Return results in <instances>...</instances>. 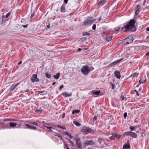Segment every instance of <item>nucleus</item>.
Segmentation results:
<instances>
[{
	"label": "nucleus",
	"instance_id": "obj_28",
	"mask_svg": "<svg viewBox=\"0 0 149 149\" xmlns=\"http://www.w3.org/2000/svg\"><path fill=\"white\" fill-rule=\"evenodd\" d=\"M45 74V77L47 78H50L52 77L51 75L50 74V73L46 72Z\"/></svg>",
	"mask_w": 149,
	"mask_h": 149
},
{
	"label": "nucleus",
	"instance_id": "obj_50",
	"mask_svg": "<svg viewBox=\"0 0 149 149\" xmlns=\"http://www.w3.org/2000/svg\"><path fill=\"white\" fill-rule=\"evenodd\" d=\"M134 92H136V95H137V96H140V95H139V93H138V91H137L136 90V89L134 90Z\"/></svg>",
	"mask_w": 149,
	"mask_h": 149
},
{
	"label": "nucleus",
	"instance_id": "obj_7",
	"mask_svg": "<svg viewBox=\"0 0 149 149\" xmlns=\"http://www.w3.org/2000/svg\"><path fill=\"white\" fill-rule=\"evenodd\" d=\"M94 145V142L93 140H90L85 141L84 143L83 147H85L88 145L92 146Z\"/></svg>",
	"mask_w": 149,
	"mask_h": 149
},
{
	"label": "nucleus",
	"instance_id": "obj_59",
	"mask_svg": "<svg viewBox=\"0 0 149 149\" xmlns=\"http://www.w3.org/2000/svg\"><path fill=\"white\" fill-rule=\"evenodd\" d=\"M4 19V15H3L2 17V23H5V21H3V19Z\"/></svg>",
	"mask_w": 149,
	"mask_h": 149
},
{
	"label": "nucleus",
	"instance_id": "obj_36",
	"mask_svg": "<svg viewBox=\"0 0 149 149\" xmlns=\"http://www.w3.org/2000/svg\"><path fill=\"white\" fill-rule=\"evenodd\" d=\"M82 35L83 36H90L91 35L90 33L86 32H84L82 33Z\"/></svg>",
	"mask_w": 149,
	"mask_h": 149
},
{
	"label": "nucleus",
	"instance_id": "obj_8",
	"mask_svg": "<svg viewBox=\"0 0 149 149\" xmlns=\"http://www.w3.org/2000/svg\"><path fill=\"white\" fill-rule=\"evenodd\" d=\"M133 40V38L131 36H129L127 38L125 39V41L126 44H128L132 43Z\"/></svg>",
	"mask_w": 149,
	"mask_h": 149
},
{
	"label": "nucleus",
	"instance_id": "obj_63",
	"mask_svg": "<svg viewBox=\"0 0 149 149\" xmlns=\"http://www.w3.org/2000/svg\"><path fill=\"white\" fill-rule=\"evenodd\" d=\"M63 85H61L60 87V90H61L62 88L63 87Z\"/></svg>",
	"mask_w": 149,
	"mask_h": 149
},
{
	"label": "nucleus",
	"instance_id": "obj_57",
	"mask_svg": "<svg viewBox=\"0 0 149 149\" xmlns=\"http://www.w3.org/2000/svg\"><path fill=\"white\" fill-rule=\"evenodd\" d=\"M98 132L99 134L101 135H103L105 134V133H101V131H98Z\"/></svg>",
	"mask_w": 149,
	"mask_h": 149
},
{
	"label": "nucleus",
	"instance_id": "obj_35",
	"mask_svg": "<svg viewBox=\"0 0 149 149\" xmlns=\"http://www.w3.org/2000/svg\"><path fill=\"white\" fill-rule=\"evenodd\" d=\"M35 111L38 113H42V110L41 109H39L38 108H37V109H36Z\"/></svg>",
	"mask_w": 149,
	"mask_h": 149
},
{
	"label": "nucleus",
	"instance_id": "obj_21",
	"mask_svg": "<svg viewBox=\"0 0 149 149\" xmlns=\"http://www.w3.org/2000/svg\"><path fill=\"white\" fill-rule=\"evenodd\" d=\"M10 126L12 128H14L15 127L16 125H17V123H14L13 122H10L9 124Z\"/></svg>",
	"mask_w": 149,
	"mask_h": 149
},
{
	"label": "nucleus",
	"instance_id": "obj_18",
	"mask_svg": "<svg viewBox=\"0 0 149 149\" xmlns=\"http://www.w3.org/2000/svg\"><path fill=\"white\" fill-rule=\"evenodd\" d=\"M107 0H100L97 3V5L99 6H102L106 3Z\"/></svg>",
	"mask_w": 149,
	"mask_h": 149
},
{
	"label": "nucleus",
	"instance_id": "obj_23",
	"mask_svg": "<svg viewBox=\"0 0 149 149\" xmlns=\"http://www.w3.org/2000/svg\"><path fill=\"white\" fill-rule=\"evenodd\" d=\"M60 11L61 12H65V6L64 5H62L61 7Z\"/></svg>",
	"mask_w": 149,
	"mask_h": 149
},
{
	"label": "nucleus",
	"instance_id": "obj_41",
	"mask_svg": "<svg viewBox=\"0 0 149 149\" xmlns=\"http://www.w3.org/2000/svg\"><path fill=\"white\" fill-rule=\"evenodd\" d=\"M80 39L82 41L84 42L87 39V38L86 37L81 38H80Z\"/></svg>",
	"mask_w": 149,
	"mask_h": 149
},
{
	"label": "nucleus",
	"instance_id": "obj_11",
	"mask_svg": "<svg viewBox=\"0 0 149 149\" xmlns=\"http://www.w3.org/2000/svg\"><path fill=\"white\" fill-rule=\"evenodd\" d=\"M31 79V81L33 82H37L39 81V79L37 78V75L36 74H33Z\"/></svg>",
	"mask_w": 149,
	"mask_h": 149
},
{
	"label": "nucleus",
	"instance_id": "obj_64",
	"mask_svg": "<svg viewBox=\"0 0 149 149\" xmlns=\"http://www.w3.org/2000/svg\"><path fill=\"white\" fill-rule=\"evenodd\" d=\"M68 0H64V3L65 4H67Z\"/></svg>",
	"mask_w": 149,
	"mask_h": 149
},
{
	"label": "nucleus",
	"instance_id": "obj_17",
	"mask_svg": "<svg viewBox=\"0 0 149 149\" xmlns=\"http://www.w3.org/2000/svg\"><path fill=\"white\" fill-rule=\"evenodd\" d=\"M112 135L115 138L117 139H120L121 136V135L115 132L112 133Z\"/></svg>",
	"mask_w": 149,
	"mask_h": 149
},
{
	"label": "nucleus",
	"instance_id": "obj_56",
	"mask_svg": "<svg viewBox=\"0 0 149 149\" xmlns=\"http://www.w3.org/2000/svg\"><path fill=\"white\" fill-rule=\"evenodd\" d=\"M111 86H112V89H113V90H114V88H115V86L114 85V84H111Z\"/></svg>",
	"mask_w": 149,
	"mask_h": 149
},
{
	"label": "nucleus",
	"instance_id": "obj_53",
	"mask_svg": "<svg viewBox=\"0 0 149 149\" xmlns=\"http://www.w3.org/2000/svg\"><path fill=\"white\" fill-rule=\"evenodd\" d=\"M28 24H27L25 25H22V26L24 28H26L28 27Z\"/></svg>",
	"mask_w": 149,
	"mask_h": 149
},
{
	"label": "nucleus",
	"instance_id": "obj_45",
	"mask_svg": "<svg viewBox=\"0 0 149 149\" xmlns=\"http://www.w3.org/2000/svg\"><path fill=\"white\" fill-rule=\"evenodd\" d=\"M57 127H59V128H61L63 129L66 130V129L65 127H61L60 125H57Z\"/></svg>",
	"mask_w": 149,
	"mask_h": 149
},
{
	"label": "nucleus",
	"instance_id": "obj_60",
	"mask_svg": "<svg viewBox=\"0 0 149 149\" xmlns=\"http://www.w3.org/2000/svg\"><path fill=\"white\" fill-rule=\"evenodd\" d=\"M72 95V94L71 93H69V94H67V95L66 96V97H70Z\"/></svg>",
	"mask_w": 149,
	"mask_h": 149
},
{
	"label": "nucleus",
	"instance_id": "obj_27",
	"mask_svg": "<svg viewBox=\"0 0 149 149\" xmlns=\"http://www.w3.org/2000/svg\"><path fill=\"white\" fill-rule=\"evenodd\" d=\"M104 140L101 138H98L97 141L99 143L100 145H101L102 141H103Z\"/></svg>",
	"mask_w": 149,
	"mask_h": 149
},
{
	"label": "nucleus",
	"instance_id": "obj_25",
	"mask_svg": "<svg viewBox=\"0 0 149 149\" xmlns=\"http://www.w3.org/2000/svg\"><path fill=\"white\" fill-rule=\"evenodd\" d=\"M44 127H45L48 130H49V132H53V131L52 130V129H53L54 130H55V128L53 127H47L45 126H44Z\"/></svg>",
	"mask_w": 149,
	"mask_h": 149
},
{
	"label": "nucleus",
	"instance_id": "obj_62",
	"mask_svg": "<svg viewBox=\"0 0 149 149\" xmlns=\"http://www.w3.org/2000/svg\"><path fill=\"white\" fill-rule=\"evenodd\" d=\"M146 1H147L146 0H144V1H143V6L145 5V4L146 3Z\"/></svg>",
	"mask_w": 149,
	"mask_h": 149
},
{
	"label": "nucleus",
	"instance_id": "obj_13",
	"mask_svg": "<svg viewBox=\"0 0 149 149\" xmlns=\"http://www.w3.org/2000/svg\"><path fill=\"white\" fill-rule=\"evenodd\" d=\"M136 47H132L130 48L129 49V51H130V53L132 54L136 53L137 52L136 49Z\"/></svg>",
	"mask_w": 149,
	"mask_h": 149
},
{
	"label": "nucleus",
	"instance_id": "obj_44",
	"mask_svg": "<svg viewBox=\"0 0 149 149\" xmlns=\"http://www.w3.org/2000/svg\"><path fill=\"white\" fill-rule=\"evenodd\" d=\"M44 92V91H37L36 92V93H38V94L43 93Z\"/></svg>",
	"mask_w": 149,
	"mask_h": 149
},
{
	"label": "nucleus",
	"instance_id": "obj_9",
	"mask_svg": "<svg viewBox=\"0 0 149 149\" xmlns=\"http://www.w3.org/2000/svg\"><path fill=\"white\" fill-rule=\"evenodd\" d=\"M30 124V127H29V129L36 130H37V128L36 126L32 125H33L36 126H38V124L36 122H30L29 123Z\"/></svg>",
	"mask_w": 149,
	"mask_h": 149
},
{
	"label": "nucleus",
	"instance_id": "obj_38",
	"mask_svg": "<svg viewBox=\"0 0 149 149\" xmlns=\"http://www.w3.org/2000/svg\"><path fill=\"white\" fill-rule=\"evenodd\" d=\"M55 136H56L57 137H58L60 138H61V139L60 140H63V138L62 137V136H61L60 135L58 134H56L55 135Z\"/></svg>",
	"mask_w": 149,
	"mask_h": 149
},
{
	"label": "nucleus",
	"instance_id": "obj_1",
	"mask_svg": "<svg viewBox=\"0 0 149 149\" xmlns=\"http://www.w3.org/2000/svg\"><path fill=\"white\" fill-rule=\"evenodd\" d=\"M136 22V20L133 18L130 19L126 24H125V30L124 32H125L130 31L132 32L136 31V29L134 24Z\"/></svg>",
	"mask_w": 149,
	"mask_h": 149
},
{
	"label": "nucleus",
	"instance_id": "obj_61",
	"mask_svg": "<svg viewBox=\"0 0 149 149\" xmlns=\"http://www.w3.org/2000/svg\"><path fill=\"white\" fill-rule=\"evenodd\" d=\"M134 77H137V76H138V74L137 73H136V72H135V73H134Z\"/></svg>",
	"mask_w": 149,
	"mask_h": 149
},
{
	"label": "nucleus",
	"instance_id": "obj_34",
	"mask_svg": "<svg viewBox=\"0 0 149 149\" xmlns=\"http://www.w3.org/2000/svg\"><path fill=\"white\" fill-rule=\"evenodd\" d=\"M60 74V73H58L56 74V75H54V78L56 79H58L59 78V77Z\"/></svg>",
	"mask_w": 149,
	"mask_h": 149
},
{
	"label": "nucleus",
	"instance_id": "obj_30",
	"mask_svg": "<svg viewBox=\"0 0 149 149\" xmlns=\"http://www.w3.org/2000/svg\"><path fill=\"white\" fill-rule=\"evenodd\" d=\"M112 37V36L107 37L106 38V40L107 41L109 42L111 40Z\"/></svg>",
	"mask_w": 149,
	"mask_h": 149
},
{
	"label": "nucleus",
	"instance_id": "obj_22",
	"mask_svg": "<svg viewBox=\"0 0 149 149\" xmlns=\"http://www.w3.org/2000/svg\"><path fill=\"white\" fill-rule=\"evenodd\" d=\"M145 78L146 77H145L144 78H141L139 80V83L140 84H143L144 82L146 80Z\"/></svg>",
	"mask_w": 149,
	"mask_h": 149
},
{
	"label": "nucleus",
	"instance_id": "obj_12",
	"mask_svg": "<svg viewBox=\"0 0 149 149\" xmlns=\"http://www.w3.org/2000/svg\"><path fill=\"white\" fill-rule=\"evenodd\" d=\"M123 59V58H120L118 60L115 61L114 62H112V63L110 64L109 65V66L110 67H113V66L118 64L119 63L120 61H121Z\"/></svg>",
	"mask_w": 149,
	"mask_h": 149
},
{
	"label": "nucleus",
	"instance_id": "obj_31",
	"mask_svg": "<svg viewBox=\"0 0 149 149\" xmlns=\"http://www.w3.org/2000/svg\"><path fill=\"white\" fill-rule=\"evenodd\" d=\"M64 133L66 135L68 136L70 139H72L73 138V136L68 132H64Z\"/></svg>",
	"mask_w": 149,
	"mask_h": 149
},
{
	"label": "nucleus",
	"instance_id": "obj_55",
	"mask_svg": "<svg viewBox=\"0 0 149 149\" xmlns=\"http://www.w3.org/2000/svg\"><path fill=\"white\" fill-rule=\"evenodd\" d=\"M34 13H33L31 15L30 18H32L35 15Z\"/></svg>",
	"mask_w": 149,
	"mask_h": 149
},
{
	"label": "nucleus",
	"instance_id": "obj_52",
	"mask_svg": "<svg viewBox=\"0 0 149 149\" xmlns=\"http://www.w3.org/2000/svg\"><path fill=\"white\" fill-rule=\"evenodd\" d=\"M89 69L90 72V71H92L94 70V68L93 67H91L90 68H89Z\"/></svg>",
	"mask_w": 149,
	"mask_h": 149
},
{
	"label": "nucleus",
	"instance_id": "obj_2",
	"mask_svg": "<svg viewBox=\"0 0 149 149\" xmlns=\"http://www.w3.org/2000/svg\"><path fill=\"white\" fill-rule=\"evenodd\" d=\"M93 19L90 17H88L86 20H84L82 23V25L84 26L88 25L91 24L93 22Z\"/></svg>",
	"mask_w": 149,
	"mask_h": 149
},
{
	"label": "nucleus",
	"instance_id": "obj_10",
	"mask_svg": "<svg viewBox=\"0 0 149 149\" xmlns=\"http://www.w3.org/2000/svg\"><path fill=\"white\" fill-rule=\"evenodd\" d=\"M7 121V120H6L4 119L3 121L0 123V126L1 127V129H5L4 127L7 126L8 125L9 123L5 122Z\"/></svg>",
	"mask_w": 149,
	"mask_h": 149
},
{
	"label": "nucleus",
	"instance_id": "obj_32",
	"mask_svg": "<svg viewBox=\"0 0 149 149\" xmlns=\"http://www.w3.org/2000/svg\"><path fill=\"white\" fill-rule=\"evenodd\" d=\"M80 110L79 109H77L75 110H73L72 112V114H74L75 113H78L79 112H80Z\"/></svg>",
	"mask_w": 149,
	"mask_h": 149
},
{
	"label": "nucleus",
	"instance_id": "obj_49",
	"mask_svg": "<svg viewBox=\"0 0 149 149\" xmlns=\"http://www.w3.org/2000/svg\"><path fill=\"white\" fill-rule=\"evenodd\" d=\"M24 125L26 126V128H27L29 129V127H30V125H29V124H25V125Z\"/></svg>",
	"mask_w": 149,
	"mask_h": 149
},
{
	"label": "nucleus",
	"instance_id": "obj_24",
	"mask_svg": "<svg viewBox=\"0 0 149 149\" xmlns=\"http://www.w3.org/2000/svg\"><path fill=\"white\" fill-rule=\"evenodd\" d=\"M131 131H135L137 127L136 126H132L129 127Z\"/></svg>",
	"mask_w": 149,
	"mask_h": 149
},
{
	"label": "nucleus",
	"instance_id": "obj_3",
	"mask_svg": "<svg viewBox=\"0 0 149 149\" xmlns=\"http://www.w3.org/2000/svg\"><path fill=\"white\" fill-rule=\"evenodd\" d=\"M81 131L82 132H89L92 134H94V131L89 127L84 126L81 129Z\"/></svg>",
	"mask_w": 149,
	"mask_h": 149
},
{
	"label": "nucleus",
	"instance_id": "obj_39",
	"mask_svg": "<svg viewBox=\"0 0 149 149\" xmlns=\"http://www.w3.org/2000/svg\"><path fill=\"white\" fill-rule=\"evenodd\" d=\"M97 119V116H95L93 118V123H95V121Z\"/></svg>",
	"mask_w": 149,
	"mask_h": 149
},
{
	"label": "nucleus",
	"instance_id": "obj_15",
	"mask_svg": "<svg viewBox=\"0 0 149 149\" xmlns=\"http://www.w3.org/2000/svg\"><path fill=\"white\" fill-rule=\"evenodd\" d=\"M20 83H18L16 84H14L11 86L9 89V91H11L14 89L15 88L19 85Z\"/></svg>",
	"mask_w": 149,
	"mask_h": 149
},
{
	"label": "nucleus",
	"instance_id": "obj_47",
	"mask_svg": "<svg viewBox=\"0 0 149 149\" xmlns=\"http://www.w3.org/2000/svg\"><path fill=\"white\" fill-rule=\"evenodd\" d=\"M96 25L95 24H94L92 26V29L93 30H95L96 29Z\"/></svg>",
	"mask_w": 149,
	"mask_h": 149
},
{
	"label": "nucleus",
	"instance_id": "obj_43",
	"mask_svg": "<svg viewBox=\"0 0 149 149\" xmlns=\"http://www.w3.org/2000/svg\"><path fill=\"white\" fill-rule=\"evenodd\" d=\"M124 26L121 27V28L120 29L121 31H123V32H124V31L125 30H124V29L125 30V24H124Z\"/></svg>",
	"mask_w": 149,
	"mask_h": 149
},
{
	"label": "nucleus",
	"instance_id": "obj_19",
	"mask_svg": "<svg viewBox=\"0 0 149 149\" xmlns=\"http://www.w3.org/2000/svg\"><path fill=\"white\" fill-rule=\"evenodd\" d=\"M17 125H18L19 126H21L22 125H25V122L23 120H19L17 121Z\"/></svg>",
	"mask_w": 149,
	"mask_h": 149
},
{
	"label": "nucleus",
	"instance_id": "obj_51",
	"mask_svg": "<svg viewBox=\"0 0 149 149\" xmlns=\"http://www.w3.org/2000/svg\"><path fill=\"white\" fill-rule=\"evenodd\" d=\"M67 93H66L64 92V93H62L61 94L62 95L66 97V96L67 95Z\"/></svg>",
	"mask_w": 149,
	"mask_h": 149
},
{
	"label": "nucleus",
	"instance_id": "obj_6",
	"mask_svg": "<svg viewBox=\"0 0 149 149\" xmlns=\"http://www.w3.org/2000/svg\"><path fill=\"white\" fill-rule=\"evenodd\" d=\"M124 135L126 136H130L134 138H136L137 137V135L135 133L131 131H129L125 133Z\"/></svg>",
	"mask_w": 149,
	"mask_h": 149
},
{
	"label": "nucleus",
	"instance_id": "obj_58",
	"mask_svg": "<svg viewBox=\"0 0 149 149\" xmlns=\"http://www.w3.org/2000/svg\"><path fill=\"white\" fill-rule=\"evenodd\" d=\"M65 113H63L62 114V118H64L65 117Z\"/></svg>",
	"mask_w": 149,
	"mask_h": 149
},
{
	"label": "nucleus",
	"instance_id": "obj_4",
	"mask_svg": "<svg viewBox=\"0 0 149 149\" xmlns=\"http://www.w3.org/2000/svg\"><path fill=\"white\" fill-rule=\"evenodd\" d=\"M74 140L76 141V144L78 148H81V143L80 139L78 134H76L74 137Z\"/></svg>",
	"mask_w": 149,
	"mask_h": 149
},
{
	"label": "nucleus",
	"instance_id": "obj_16",
	"mask_svg": "<svg viewBox=\"0 0 149 149\" xmlns=\"http://www.w3.org/2000/svg\"><path fill=\"white\" fill-rule=\"evenodd\" d=\"M114 75L118 79H120L121 77L120 72L118 70H116L114 73Z\"/></svg>",
	"mask_w": 149,
	"mask_h": 149
},
{
	"label": "nucleus",
	"instance_id": "obj_29",
	"mask_svg": "<svg viewBox=\"0 0 149 149\" xmlns=\"http://www.w3.org/2000/svg\"><path fill=\"white\" fill-rule=\"evenodd\" d=\"M120 99L121 101H122L124 100H126V98L122 94L120 95Z\"/></svg>",
	"mask_w": 149,
	"mask_h": 149
},
{
	"label": "nucleus",
	"instance_id": "obj_40",
	"mask_svg": "<svg viewBox=\"0 0 149 149\" xmlns=\"http://www.w3.org/2000/svg\"><path fill=\"white\" fill-rule=\"evenodd\" d=\"M107 33V31L106 30H104L102 32V36H103L104 37L105 35H106Z\"/></svg>",
	"mask_w": 149,
	"mask_h": 149
},
{
	"label": "nucleus",
	"instance_id": "obj_46",
	"mask_svg": "<svg viewBox=\"0 0 149 149\" xmlns=\"http://www.w3.org/2000/svg\"><path fill=\"white\" fill-rule=\"evenodd\" d=\"M11 14V13L10 12H8L6 15V18H7L9 17Z\"/></svg>",
	"mask_w": 149,
	"mask_h": 149
},
{
	"label": "nucleus",
	"instance_id": "obj_54",
	"mask_svg": "<svg viewBox=\"0 0 149 149\" xmlns=\"http://www.w3.org/2000/svg\"><path fill=\"white\" fill-rule=\"evenodd\" d=\"M134 77V74H131L130 76L129 77V78H131V77Z\"/></svg>",
	"mask_w": 149,
	"mask_h": 149
},
{
	"label": "nucleus",
	"instance_id": "obj_42",
	"mask_svg": "<svg viewBox=\"0 0 149 149\" xmlns=\"http://www.w3.org/2000/svg\"><path fill=\"white\" fill-rule=\"evenodd\" d=\"M114 29L116 31H118L120 29V28L119 27L117 26Z\"/></svg>",
	"mask_w": 149,
	"mask_h": 149
},
{
	"label": "nucleus",
	"instance_id": "obj_37",
	"mask_svg": "<svg viewBox=\"0 0 149 149\" xmlns=\"http://www.w3.org/2000/svg\"><path fill=\"white\" fill-rule=\"evenodd\" d=\"M108 146L107 144L106 143H104L103 145L101 146H100V147L101 148H102L105 147L106 146Z\"/></svg>",
	"mask_w": 149,
	"mask_h": 149
},
{
	"label": "nucleus",
	"instance_id": "obj_33",
	"mask_svg": "<svg viewBox=\"0 0 149 149\" xmlns=\"http://www.w3.org/2000/svg\"><path fill=\"white\" fill-rule=\"evenodd\" d=\"M100 93V91H97L93 92V94L95 95H99Z\"/></svg>",
	"mask_w": 149,
	"mask_h": 149
},
{
	"label": "nucleus",
	"instance_id": "obj_26",
	"mask_svg": "<svg viewBox=\"0 0 149 149\" xmlns=\"http://www.w3.org/2000/svg\"><path fill=\"white\" fill-rule=\"evenodd\" d=\"M73 123L77 127H79L81 125V124L77 121L74 120Z\"/></svg>",
	"mask_w": 149,
	"mask_h": 149
},
{
	"label": "nucleus",
	"instance_id": "obj_20",
	"mask_svg": "<svg viewBox=\"0 0 149 149\" xmlns=\"http://www.w3.org/2000/svg\"><path fill=\"white\" fill-rule=\"evenodd\" d=\"M130 143H127L126 144L123 145V149H130Z\"/></svg>",
	"mask_w": 149,
	"mask_h": 149
},
{
	"label": "nucleus",
	"instance_id": "obj_14",
	"mask_svg": "<svg viewBox=\"0 0 149 149\" xmlns=\"http://www.w3.org/2000/svg\"><path fill=\"white\" fill-rule=\"evenodd\" d=\"M141 5L139 4L137 5L136 8L135 9L134 16L138 15L139 14V11L141 9Z\"/></svg>",
	"mask_w": 149,
	"mask_h": 149
},
{
	"label": "nucleus",
	"instance_id": "obj_5",
	"mask_svg": "<svg viewBox=\"0 0 149 149\" xmlns=\"http://www.w3.org/2000/svg\"><path fill=\"white\" fill-rule=\"evenodd\" d=\"M81 71L82 73L85 75H87L90 72L89 69V67L87 65H84L81 69Z\"/></svg>",
	"mask_w": 149,
	"mask_h": 149
},
{
	"label": "nucleus",
	"instance_id": "obj_48",
	"mask_svg": "<svg viewBox=\"0 0 149 149\" xmlns=\"http://www.w3.org/2000/svg\"><path fill=\"white\" fill-rule=\"evenodd\" d=\"M124 117V118L126 119L127 115V112H125L123 114Z\"/></svg>",
	"mask_w": 149,
	"mask_h": 149
}]
</instances>
